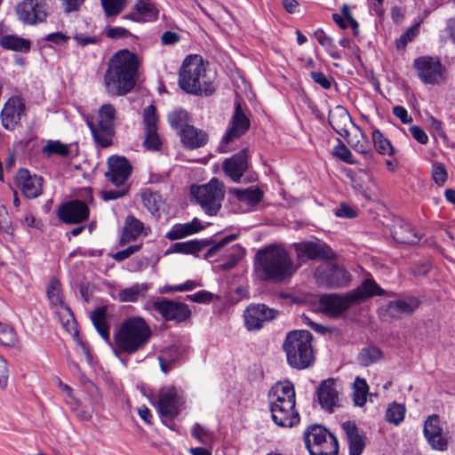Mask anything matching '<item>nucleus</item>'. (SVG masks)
I'll return each instance as SVG.
<instances>
[{
	"label": "nucleus",
	"instance_id": "obj_48",
	"mask_svg": "<svg viewBox=\"0 0 455 455\" xmlns=\"http://www.w3.org/2000/svg\"><path fill=\"white\" fill-rule=\"evenodd\" d=\"M18 342L15 330L7 323L0 322V344L7 347H13Z\"/></svg>",
	"mask_w": 455,
	"mask_h": 455
},
{
	"label": "nucleus",
	"instance_id": "obj_32",
	"mask_svg": "<svg viewBox=\"0 0 455 455\" xmlns=\"http://www.w3.org/2000/svg\"><path fill=\"white\" fill-rule=\"evenodd\" d=\"M392 235L396 242L406 244H416L421 238V234L417 232L410 223L403 220L394 225Z\"/></svg>",
	"mask_w": 455,
	"mask_h": 455
},
{
	"label": "nucleus",
	"instance_id": "obj_50",
	"mask_svg": "<svg viewBox=\"0 0 455 455\" xmlns=\"http://www.w3.org/2000/svg\"><path fill=\"white\" fill-rule=\"evenodd\" d=\"M43 152L48 156L58 155L60 156H67L69 149L68 145L63 144L59 140H50L44 147Z\"/></svg>",
	"mask_w": 455,
	"mask_h": 455
},
{
	"label": "nucleus",
	"instance_id": "obj_22",
	"mask_svg": "<svg viewBox=\"0 0 455 455\" xmlns=\"http://www.w3.org/2000/svg\"><path fill=\"white\" fill-rule=\"evenodd\" d=\"M248 151L243 149L229 158L224 160L222 169L225 174L234 182H239L248 169Z\"/></svg>",
	"mask_w": 455,
	"mask_h": 455
},
{
	"label": "nucleus",
	"instance_id": "obj_55",
	"mask_svg": "<svg viewBox=\"0 0 455 455\" xmlns=\"http://www.w3.org/2000/svg\"><path fill=\"white\" fill-rule=\"evenodd\" d=\"M352 186L357 191L367 196V188L364 186L365 181H370L371 177L363 171H359L356 174L350 176Z\"/></svg>",
	"mask_w": 455,
	"mask_h": 455
},
{
	"label": "nucleus",
	"instance_id": "obj_11",
	"mask_svg": "<svg viewBox=\"0 0 455 455\" xmlns=\"http://www.w3.org/2000/svg\"><path fill=\"white\" fill-rule=\"evenodd\" d=\"M315 277L320 285L328 288L347 287L351 282V275L343 267L337 264H329L325 268L318 267Z\"/></svg>",
	"mask_w": 455,
	"mask_h": 455
},
{
	"label": "nucleus",
	"instance_id": "obj_57",
	"mask_svg": "<svg viewBox=\"0 0 455 455\" xmlns=\"http://www.w3.org/2000/svg\"><path fill=\"white\" fill-rule=\"evenodd\" d=\"M448 174L444 165L441 163H435L432 166V178L435 184L438 186H443L446 180Z\"/></svg>",
	"mask_w": 455,
	"mask_h": 455
},
{
	"label": "nucleus",
	"instance_id": "obj_13",
	"mask_svg": "<svg viewBox=\"0 0 455 455\" xmlns=\"http://www.w3.org/2000/svg\"><path fill=\"white\" fill-rule=\"evenodd\" d=\"M278 315L277 310L268 307L265 304H251L243 313L245 328L248 331H259L265 323L276 318Z\"/></svg>",
	"mask_w": 455,
	"mask_h": 455
},
{
	"label": "nucleus",
	"instance_id": "obj_58",
	"mask_svg": "<svg viewBox=\"0 0 455 455\" xmlns=\"http://www.w3.org/2000/svg\"><path fill=\"white\" fill-rule=\"evenodd\" d=\"M104 32L106 36L110 39H120L132 36V33L123 27H107Z\"/></svg>",
	"mask_w": 455,
	"mask_h": 455
},
{
	"label": "nucleus",
	"instance_id": "obj_38",
	"mask_svg": "<svg viewBox=\"0 0 455 455\" xmlns=\"http://www.w3.org/2000/svg\"><path fill=\"white\" fill-rule=\"evenodd\" d=\"M140 196L143 205L147 210L152 215H156L163 204L160 194L154 192L151 189H145L141 192Z\"/></svg>",
	"mask_w": 455,
	"mask_h": 455
},
{
	"label": "nucleus",
	"instance_id": "obj_28",
	"mask_svg": "<svg viewBox=\"0 0 455 455\" xmlns=\"http://www.w3.org/2000/svg\"><path fill=\"white\" fill-rule=\"evenodd\" d=\"M150 231V228L145 226L142 221L132 215H128L124 220L120 243L124 245L136 240L141 235L147 236Z\"/></svg>",
	"mask_w": 455,
	"mask_h": 455
},
{
	"label": "nucleus",
	"instance_id": "obj_44",
	"mask_svg": "<svg viewBox=\"0 0 455 455\" xmlns=\"http://www.w3.org/2000/svg\"><path fill=\"white\" fill-rule=\"evenodd\" d=\"M106 17H116L127 4V0H100Z\"/></svg>",
	"mask_w": 455,
	"mask_h": 455
},
{
	"label": "nucleus",
	"instance_id": "obj_21",
	"mask_svg": "<svg viewBox=\"0 0 455 455\" xmlns=\"http://www.w3.org/2000/svg\"><path fill=\"white\" fill-rule=\"evenodd\" d=\"M159 9L153 0H136L132 11L124 19L134 22H154L157 20Z\"/></svg>",
	"mask_w": 455,
	"mask_h": 455
},
{
	"label": "nucleus",
	"instance_id": "obj_43",
	"mask_svg": "<svg viewBox=\"0 0 455 455\" xmlns=\"http://www.w3.org/2000/svg\"><path fill=\"white\" fill-rule=\"evenodd\" d=\"M371 137L374 146L379 154L389 156L394 154V148L391 142L383 136L379 130H373Z\"/></svg>",
	"mask_w": 455,
	"mask_h": 455
},
{
	"label": "nucleus",
	"instance_id": "obj_1",
	"mask_svg": "<svg viewBox=\"0 0 455 455\" xmlns=\"http://www.w3.org/2000/svg\"><path fill=\"white\" fill-rule=\"evenodd\" d=\"M106 315L107 309L98 307L92 312L91 319L100 335L111 346L116 356L136 354L148 344L152 331L142 317L132 316L125 319L114 332L113 341H111Z\"/></svg>",
	"mask_w": 455,
	"mask_h": 455
},
{
	"label": "nucleus",
	"instance_id": "obj_17",
	"mask_svg": "<svg viewBox=\"0 0 455 455\" xmlns=\"http://www.w3.org/2000/svg\"><path fill=\"white\" fill-rule=\"evenodd\" d=\"M26 114V107L21 98L12 97L4 104L1 114V122L4 129L13 131L20 124L21 117Z\"/></svg>",
	"mask_w": 455,
	"mask_h": 455
},
{
	"label": "nucleus",
	"instance_id": "obj_54",
	"mask_svg": "<svg viewBox=\"0 0 455 455\" xmlns=\"http://www.w3.org/2000/svg\"><path fill=\"white\" fill-rule=\"evenodd\" d=\"M333 155L347 164H356V161L355 160L349 148L339 140V144L333 148Z\"/></svg>",
	"mask_w": 455,
	"mask_h": 455
},
{
	"label": "nucleus",
	"instance_id": "obj_29",
	"mask_svg": "<svg viewBox=\"0 0 455 455\" xmlns=\"http://www.w3.org/2000/svg\"><path fill=\"white\" fill-rule=\"evenodd\" d=\"M328 122L332 129L345 139L349 137L347 125L350 124H355L347 110L341 106H337L330 111Z\"/></svg>",
	"mask_w": 455,
	"mask_h": 455
},
{
	"label": "nucleus",
	"instance_id": "obj_26",
	"mask_svg": "<svg viewBox=\"0 0 455 455\" xmlns=\"http://www.w3.org/2000/svg\"><path fill=\"white\" fill-rule=\"evenodd\" d=\"M424 435L434 449L443 451L446 448L447 442L443 435L438 416L432 415L427 419L424 424Z\"/></svg>",
	"mask_w": 455,
	"mask_h": 455
},
{
	"label": "nucleus",
	"instance_id": "obj_16",
	"mask_svg": "<svg viewBox=\"0 0 455 455\" xmlns=\"http://www.w3.org/2000/svg\"><path fill=\"white\" fill-rule=\"evenodd\" d=\"M181 404V397L174 387H164L160 389L156 401L160 416L168 419L175 418L180 412Z\"/></svg>",
	"mask_w": 455,
	"mask_h": 455
},
{
	"label": "nucleus",
	"instance_id": "obj_27",
	"mask_svg": "<svg viewBox=\"0 0 455 455\" xmlns=\"http://www.w3.org/2000/svg\"><path fill=\"white\" fill-rule=\"evenodd\" d=\"M420 305L419 298L409 296L403 299L389 301L387 307L388 315L394 319H400L403 315H409L415 312Z\"/></svg>",
	"mask_w": 455,
	"mask_h": 455
},
{
	"label": "nucleus",
	"instance_id": "obj_62",
	"mask_svg": "<svg viewBox=\"0 0 455 455\" xmlns=\"http://www.w3.org/2000/svg\"><path fill=\"white\" fill-rule=\"evenodd\" d=\"M310 76L313 81L318 84L323 89H330L331 85V78L327 77L323 73L319 71H312Z\"/></svg>",
	"mask_w": 455,
	"mask_h": 455
},
{
	"label": "nucleus",
	"instance_id": "obj_3",
	"mask_svg": "<svg viewBox=\"0 0 455 455\" xmlns=\"http://www.w3.org/2000/svg\"><path fill=\"white\" fill-rule=\"evenodd\" d=\"M297 270L289 252L282 245L270 244L259 250L254 261V271L261 281L279 283Z\"/></svg>",
	"mask_w": 455,
	"mask_h": 455
},
{
	"label": "nucleus",
	"instance_id": "obj_52",
	"mask_svg": "<svg viewBox=\"0 0 455 455\" xmlns=\"http://www.w3.org/2000/svg\"><path fill=\"white\" fill-rule=\"evenodd\" d=\"M158 117L156 116V107L150 105L144 109L143 123L145 131L157 130Z\"/></svg>",
	"mask_w": 455,
	"mask_h": 455
},
{
	"label": "nucleus",
	"instance_id": "obj_18",
	"mask_svg": "<svg viewBox=\"0 0 455 455\" xmlns=\"http://www.w3.org/2000/svg\"><path fill=\"white\" fill-rule=\"evenodd\" d=\"M43 178L31 174L27 169H20L15 176V184L28 199L38 197L43 192Z\"/></svg>",
	"mask_w": 455,
	"mask_h": 455
},
{
	"label": "nucleus",
	"instance_id": "obj_41",
	"mask_svg": "<svg viewBox=\"0 0 455 455\" xmlns=\"http://www.w3.org/2000/svg\"><path fill=\"white\" fill-rule=\"evenodd\" d=\"M207 245V241L190 240L187 242L176 243L173 246L174 251L189 254L198 252Z\"/></svg>",
	"mask_w": 455,
	"mask_h": 455
},
{
	"label": "nucleus",
	"instance_id": "obj_19",
	"mask_svg": "<svg viewBox=\"0 0 455 455\" xmlns=\"http://www.w3.org/2000/svg\"><path fill=\"white\" fill-rule=\"evenodd\" d=\"M418 76L424 84H435L442 77V65L432 57H419L414 60Z\"/></svg>",
	"mask_w": 455,
	"mask_h": 455
},
{
	"label": "nucleus",
	"instance_id": "obj_40",
	"mask_svg": "<svg viewBox=\"0 0 455 455\" xmlns=\"http://www.w3.org/2000/svg\"><path fill=\"white\" fill-rule=\"evenodd\" d=\"M237 198L249 206H255L262 199V193L259 188L235 189Z\"/></svg>",
	"mask_w": 455,
	"mask_h": 455
},
{
	"label": "nucleus",
	"instance_id": "obj_45",
	"mask_svg": "<svg viewBox=\"0 0 455 455\" xmlns=\"http://www.w3.org/2000/svg\"><path fill=\"white\" fill-rule=\"evenodd\" d=\"M191 435L196 438L200 443L212 448L214 435L212 432L205 429L199 423H196L191 429Z\"/></svg>",
	"mask_w": 455,
	"mask_h": 455
},
{
	"label": "nucleus",
	"instance_id": "obj_9",
	"mask_svg": "<svg viewBox=\"0 0 455 455\" xmlns=\"http://www.w3.org/2000/svg\"><path fill=\"white\" fill-rule=\"evenodd\" d=\"M224 186L217 179L212 178L207 184L192 187L191 194L204 212L210 216L216 215L221 207L224 198Z\"/></svg>",
	"mask_w": 455,
	"mask_h": 455
},
{
	"label": "nucleus",
	"instance_id": "obj_60",
	"mask_svg": "<svg viewBox=\"0 0 455 455\" xmlns=\"http://www.w3.org/2000/svg\"><path fill=\"white\" fill-rule=\"evenodd\" d=\"M236 235H229L223 239H221L218 243L208 249V251L204 254L205 259H211L214 256L221 248H223L228 243L235 240Z\"/></svg>",
	"mask_w": 455,
	"mask_h": 455
},
{
	"label": "nucleus",
	"instance_id": "obj_47",
	"mask_svg": "<svg viewBox=\"0 0 455 455\" xmlns=\"http://www.w3.org/2000/svg\"><path fill=\"white\" fill-rule=\"evenodd\" d=\"M405 415V408L403 405L393 403L388 405L386 411V419L387 421L393 423L395 425L400 424Z\"/></svg>",
	"mask_w": 455,
	"mask_h": 455
},
{
	"label": "nucleus",
	"instance_id": "obj_7",
	"mask_svg": "<svg viewBox=\"0 0 455 455\" xmlns=\"http://www.w3.org/2000/svg\"><path fill=\"white\" fill-rule=\"evenodd\" d=\"M116 108L112 104L102 105L97 116V123L87 120L95 142L101 148H108L112 144L115 135Z\"/></svg>",
	"mask_w": 455,
	"mask_h": 455
},
{
	"label": "nucleus",
	"instance_id": "obj_61",
	"mask_svg": "<svg viewBox=\"0 0 455 455\" xmlns=\"http://www.w3.org/2000/svg\"><path fill=\"white\" fill-rule=\"evenodd\" d=\"M418 33V25L411 27L405 33H403L399 39L396 40V47L403 48L411 42Z\"/></svg>",
	"mask_w": 455,
	"mask_h": 455
},
{
	"label": "nucleus",
	"instance_id": "obj_20",
	"mask_svg": "<svg viewBox=\"0 0 455 455\" xmlns=\"http://www.w3.org/2000/svg\"><path fill=\"white\" fill-rule=\"evenodd\" d=\"M108 166V170L105 175L108 180L116 187L124 185L132 173L131 164L123 156H110Z\"/></svg>",
	"mask_w": 455,
	"mask_h": 455
},
{
	"label": "nucleus",
	"instance_id": "obj_30",
	"mask_svg": "<svg viewBox=\"0 0 455 455\" xmlns=\"http://www.w3.org/2000/svg\"><path fill=\"white\" fill-rule=\"evenodd\" d=\"M269 407L278 406L280 404L296 402L295 390L291 382H279L276 383L269 391L268 394Z\"/></svg>",
	"mask_w": 455,
	"mask_h": 455
},
{
	"label": "nucleus",
	"instance_id": "obj_63",
	"mask_svg": "<svg viewBox=\"0 0 455 455\" xmlns=\"http://www.w3.org/2000/svg\"><path fill=\"white\" fill-rule=\"evenodd\" d=\"M140 248H141V244L131 245L124 250L117 251L116 254L113 255V258L116 261H122V260L129 258L130 256H132L133 253L139 251L140 250Z\"/></svg>",
	"mask_w": 455,
	"mask_h": 455
},
{
	"label": "nucleus",
	"instance_id": "obj_34",
	"mask_svg": "<svg viewBox=\"0 0 455 455\" xmlns=\"http://www.w3.org/2000/svg\"><path fill=\"white\" fill-rule=\"evenodd\" d=\"M203 228L204 227L201 224V221L197 218H195L191 222L173 225L165 236L172 241L179 240L194 235L201 231Z\"/></svg>",
	"mask_w": 455,
	"mask_h": 455
},
{
	"label": "nucleus",
	"instance_id": "obj_24",
	"mask_svg": "<svg viewBox=\"0 0 455 455\" xmlns=\"http://www.w3.org/2000/svg\"><path fill=\"white\" fill-rule=\"evenodd\" d=\"M317 398L323 409L328 412H333L334 408L339 405V391L333 379H328L319 385Z\"/></svg>",
	"mask_w": 455,
	"mask_h": 455
},
{
	"label": "nucleus",
	"instance_id": "obj_64",
	"mask_svg": "<svg viewBox=\"0 0 455 455\" xmlns=\"http://www.w3.org/2000/svg\"><path fill=\"white\" fill-rule=\"evenodd\" d=\"M409 131L412 137L420 144H427L428 141V137L425 131L418 126V125H412L409 128Z\"/></svg>",
	"mask_w": 455,
	"mask_h": 455
},
{
	"label": "nucleus",
	"instance_id": "obj_6",
	"mask_svg": "<svg viewBox=\"0 0 455 455\" xmlns=\"http://www.w3.org/2000/svg\"><path fill=\"white\" fill-rule=\"evenodd\" d=\"M312 341V333L305 330L292 331L286 335L283 348L291 368L304 370L314 363L315 357Z\"/></svg>",
	"mask_w": 455,
	"mask_h": 455
},
{
	"label": "nucleus",
	"instance_id": "obj_31",
	"mask_svg": "<svg viewBox=\"0 0 455 455\" xmlns=\"http://www.w3.org/2000/svg\"><path fill=\"white\" fill-rule=\"evenodd\" d=\"M180 136L181 142L188 149L202 148L208 140L206 132L193 125H185L180 132Z\"/></svg>",
	"mask_w": 455,
	"mask_h": 455
},
{
	"label": "nucleus",
	"instance_id": "obj_33",
	"mask_svg": "<svg viewBox=\"0 0 455 455\" xmlns=\"http://www.w3.org/2000/svg\"><path fill=\"white\" fill-rule=\"evenodd\" d=\"M349 444V455H361L364 448L363 437L359 435L355 422L346 421L342 424Z\"/></svg>",
	"mask_w": 455,
	"mask_h": 455
},
{
	"label": "nucleus",
	"instance_id": "obj_2",
	"mask_svg": "<svg viewBox=\"0 0 455 455\" xmlns=\"http://www.w3.org/2000/svg\"><path fill=\"white\" fill-rule=\"evenodd\" d=\"M140 60L137 54L127 50L117 51L108 60L104 74V85L108 94L123 96L135 86Z\"/></svg>",
	"mask_w": 455,
	"mask_h": 455
},
{
	"label": "nucleus",
	"instance_id": "obj_36",
	"mask_svg": "<svg viewBox=\"0 0 455 455\" xmlns=\"http://www.w3.org/2000/svg\"><path fill=\"white\" fill-rule=\"evenodd\" d=\"M354 127L357 132L351 138H347V143L359 154L363 155L365 157H371L372 150L368 138L359 126L354 124Z\"/></svg>",
	"mask_w": 455,
	"mask_h": 455
},
{
	"label": "nucleus",
	"instance_id": "obj_46",
	"mask_svg": "<svg viewBox=\"0 0 455 455\" xmlns=\"http://www.w3.org/2000/svg\"><path fill=\"white\" fill-rule=\"evenodd\" d=\"M147 287L144 284H134L120 291L119 297L124 302H135L143 296Z\"/></svg>",
	"mask_w": 455,
	"mask_h": 455
},
{
	"label": "nucleus",
	"instance_id": "obj_23",
	"mask_svg": "<svg viewBox=\"0 0 455 455\" xmlns=\"http://www.w3.org/2000/svg\"><path fill=\"white\" fill-rule=\"evenodd\" d=\"M58 216L65 223H80L88 218L89 208L84 202L73 200L59 209Z\"/></svg>",
	"mask_w": 455,
	"mask_h": 455
},
{
	"label": "nucleus",
	"instance_id": "obj_51",
	"mask_svg": "<svg viewBox=\"0 0 455 455\" xmlns=\"http://www.w3.org/2000/svg\"><path fill=\"white\" fill-rule=\"evenodd\" d=\"M47 296L51 303L54 306L62 305V297L60 293V283L53 278L51 280L47 288Z\"/></svg>",
	"mask_w": 455,
	"mask_h": 455
},
{
	"label": "nucleus",
	"instance_id": "obj_53",
	"mask_svg": "<svg viewBox=\"0 0 455 455\" xmlns=\"http://www.w3.org/2000/svg\"><path fill=\"white\" fill-rule=\"evenodd\" d=\"M244 254V251L241 246H234L228 254V260L221 264L223 270H229L233 268L237 262L242 259Z\"/></svg>",
	"mask_w": 455,
	"mask_h": 455
},
{
	"label": "nucleus",
	"instance_id": "obj_42",
	"mask_svg": "<svg viewBox=\"0 0 455 455\" xmlns=\"http://www.w3.org/2000/svg\"><path fill=\"white\" fill-rule=\"evenodd\" d=\"M382 357V352L378 347H369L361 350L358 361L361 365L368 366L378 362Z\"/></svg>",
	"mask_w": 455,
	"mask_h": 455
},
{
	"label": "nucleus",
	"instance_id": "obj_14",
	"mask_svg": "<svg viewBox=\"0 0 455 455\" xmlns=\"http://www.w3.org/2000/svg\"><path fill=\"white\" fill-rule=\"evenodd\" d=\"M153 308L166 321H174L176 323L186 321L191 315V311L187 304L167 299H159L154 301Z\"/></svg>",
	"mask_w": 455,
	"mask_h": 455
},
{
	"label": "nucleus",
	"instance_id": "obj_59",
	"mask_svg": "<svg viewBox=\"0 0 455 455\" xmlns=\"http://www.w3.org/2000/svg\"><path fill=\"white\" fill-rule=\"evenodd\" d=\"M73 39L76 42V44L84 47L88 44H98L100 43V38L97 36H86L82 33H76L73 36Z\"/></svg>",
	"mask_w": 455,
	"mask_h": 455
},
{
	"label": "nucleus",
	"instance_id": "obj_37",
	"mask_svg": "<svg viewBox=\"0 0 455 455\" xmlns=\"http://www.w3.org/2000/svg\"><path fill=\"white\" fill-rule=\"evenodd\" d=\"M0 44L6 50L20 52H28L31 47L30 41L13 35L2 36L0 39Z\"/></svg>",
	"mask_w": 455,
	"mask_h": 455
},
{
	"label": "nucleus",
	"instance_id": "obj_4",
	"mask_svg": "<svg viewBox=\"0 0 455 455\" xmlns=\"http://www.w3.org/2000/svg\"><path fill=\"white\" fill-rule=\"evenodd\" d=\"M384 291L372 279H365L356 289L346 295L327 294L320 298V307L323 313L339 316L351 306L373 296H380Z\"/></svg>",
	"mask_w": 455,
	"mask_h": 455
},
{
	"label": "nucleus",
	"instance_id": "obj_25",
	"mask_svg": "<svg viewBox=\"0 0 455 455\" xmlns=\"http://www.w3.org/2000/svg\"><path fill=\"white\" fill-rule=\"evenodd\" d=\"M294 403L286 402V404H280L270 408L273 421L280 427H291L299 422V415L295 411Z\"/></svg>",
	"mask_w": 455,
	"mask_h": 455
},
{
	"label": "nucleus",
	"instance_id": "obj_56",
	"mask_svg": "<svg viewBox=\"0 0 455 455\" xmlns=\"http://www.w3.org/2000/svg\"><path fill=\"white\" fill-rule=\"evenodd\" d=\"M162 142L157 133V130L145 131L144 146L149 150H159Z\"/></svg>",
	"mask_w": 455,
	"mask_h": 455
},
{
	"label": "nucleus",
	"instance_id": "obj_39",
	"mask_svg": "<svg viewBox=\"0 0 455 455\" xmlns=\"http://www.w3.org/2000/svg\"><path fill=\"white\" fill-rule=\"evenodd\" d=\"M353 400L356 406L362 407L367 401L369 387L364 379L355 378L354 381Z\"/></svg>",
	"mask_w": 455,
	"mask_h": 455
},
{
	"label": "nucleus",
	"instance_id": "obj_35",
	"mask_svg": "<svg viewBox=\"0 0 455 455\" xmlns=\"http://www.w3.org/2000/svg\"><path fill=\"white\" fill-rule=\"evenodd\" d=\"M183 353L182 347L180 346H171L160 352L158 360L161 370L167 373L172 370L173 365L180 361Z\"/></svg>",
	"mask_w": 455,
	"mask_h": 455
},
{
	"label": "nucleus",
	"instance_id": "obj_49",
	"mask_svg": "<svg viewBox=\"0 0 455 455\" xmlns=\"http://www.w3.org/2000/svg\"><path fill=\"white\" fill-rule=\"evenodd\" d=\"M168 122L172 128L180 132L185 125H188V114L183 109L174 110L169 114Z\"/></svg>",
	"mask_w": 455,
	"mask_h": 455
},
{
	"label": "nucleus",
	"instance_id": "obj_15",
	"mask_svg": "<svg viewBox=\"0 0 455 455\" xmlns=\"http://www.w3.org/2000/svg\"><path fill=\"white\" fill-rule=\"evenodd\" d=\"M16 14L27 25L43 22L46 16V4L44 0H24L16 6Z\"/></svg>",
	"mask_w": 455,
	"mask_h": 455
},
{
	"label": "nucleus",
	"instance_id": "obj_12",
	"mask_svg": "<svg viewBox=\"0 0 455 455\" xmlns=\"http://www.w3.org/2000/svg\"><path fill=\"white\" fill-rule=\"evenodd\" d=\"M250 128V119L244 114L240 103L235 104L234 115L230 120L229 127L222 138L220 145V151L226 153L228 151L227 146L233 140L239 139Z\"/></svg>",
	"mask_w": 455,
	"mask_h": 455
},
{
	"label": "nucleus",
	"instance_id": "obj_10",
	"mask_svg": "<svg viewBox=\"0 0 455 455\" xmlns=\"http://www.w3.org/2000/svg\"><path fill=\"white\" fill-rule=\"evenodd\" d=\"M293 247L298 259L332 260L337 258L331 246L319 239L295 243Z\"/></svg>",
	"mask_w": 455,
	"mask_h": 455
},
{
	"label": "nucleus",
	"instance_id": "obj_5",
	"mask_svg": "<svg viewBox=\"0 0 455 455\" xmlns=\"http://www.w3.org/2000/svg\"><path fill=\"white\" fill-rule=\"evenodd\" d=\"M179 85L190 94L210 95L213 92V85L201 56L195 54L186 57L179 72Z\"/></svg>",
	"mask_w": 455,
	"mask_h": 455
},
{
	"label": "nucleus",
	"instance_id": "obj_8",
	"mask_svg": "<svg viewBox=\"0 0 455 455\" xmlns=\"http://www.w3.org/2000/svg\"><path fill=\"white\" fill-rule=\"evenodd\" d=\"M304 441L310 455H337L339 444L336 437L326 428L313 425L304 433Z\"/></svg>",
	"mask_w": 455,
	"mask_h": 455
}]
</instances>
